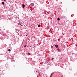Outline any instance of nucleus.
I'll list each match as a JSON object with an SVG mask.
<instances>
[{
  "label": "nucleus",
  "instance_id": "f257e3e1",
  "mask_svg": "<svg viewBox=\"0 0 77 77\" xmlns=\"http://www.w3.org/2000/svg\"><path fill=\"white\" fill-rule=\"evenodd\" d=\"M31 6H34V4L33 3H31L30 4Z\"/></svg>",
  "mask_w": 77,
  "mask_h": 77
},
{
  "label": "nucleus",
  "instance_id": "f03ea898",
  "mask_svg": "<svg viewBox=\"0 0 77 77\" xmlns=\"http://www.w3.org/2000/svg\"><path fill=\"white\" fill-rule=\"evenodd\" d=\"M22 7L23 8H24L25 7V5H24V4H23Z\"/></svg>",
  "mask_w": 77,
  "mask_h": 77
},
{
  "label": "nucleus",
  "instance_id": "7ed1b4c3",
  "mask_svg": "<svg viewBox=\"0 0 77 77\" xmlns=\"http://www.w3.org/2000/svg\"><path fill=\"white\" fill-rule=\"evenodd\" d=\"M18 25H21V26H22V25L21 24V23L19 22L18 23Z\"/></svg>",
  "mask_w": 77,
  "mask_h": 77
},
{
  "label": "nucleus",
  "instance_id": "20e7f679",
  "mask_svg": "<svg viewBox=\"0 0 77 77\" xmlns=\"http://www.w3.org/2000/svg\"><path fill=\"white\" fill-rule=\"evenodd\" d=\"M55 47H56V48H57L58 47V45H55Z\"/></svg>",
  "mask_w": 77,
  "mask_h": 77
},
{
  "label": "nucleus",
  "instance_id": "39448f33",
  "mask_svg": "<svg viewBox=\"0 0 77 77\" xmlns=\"http://www.w3.org/2000/svg\"><path fill=\"white\" fill-rule=\"evenodd\" d=\"M38 27H41V25L39 24L38 25Z\"/></svg>",
  "mask_w": 77,
  "mask_h": 77
},
{
  "label": "nucleus",
  "instance_id": "423d86ee",
  "mask_svg": "<svg viewBox=\"0 0 77 77\" xmlns=\"http://www.w3.org/2000/svg\"><path fill=\"white\" fill-rule=\"evenodd\" d=\"M28 55H29V56H30L31 54H30V53H28Z\"/></svg>",
  "mask_w": 77,
  "mask_h": 77
},
{
  "label": "nucleus",
  "instance_id": "0eeeda50",
  "mask_svg": "<svg viewBox=\"0 0 77 77\" xmlns=\"http://www.w3.org/2000/svg\"><path fill=\"white\" fill-rule=\"evenodd\" d=\"M2 5H5V3H4V2H2Z\"/></svg>",
  "mask_w": 77,
  "mask_h": 77
},
{
  "label": "nucleus",
  "instance_id": "6e6552de",
  "mask_svg": "<svg viewBox=\"0 0 77 77\" xmlns=\"http://www.w3.org/2000/svg\"><path fill=\"white\" fill-rule=\"evenodd\" d=\"M60 20V19L58 17V18H57V20H58V21H59V20Z\"/></svg>",
  "mask_w": 77,
  "mask_h": 77
},
{
  "label": "nucleus",
  "instance_id": "1a4fd4ad",
  "mask_svg": "<svg viewBox=\"0 0 77 77\" xmlns=\"http://www.w3.org/2000/svg\"><path fill=\"white\" fill-rule=\"evenodd\" d=\"M27 46V45H25L24 46V47H26Z\"/></svg>",
  "mask_w": 77,
  "mask_h": 77
},
{
  "label": "nucleus",
  "instance_id": "9d476101",
  "mask_svg": "<svg viewBox=\"0 0 77 77\" xmlns=\"http://www.w3.org/2000/svg\"><path fill=\"white\" fill-rule=\"evenodd\" d=\"M8 51H11V49H9L8 50Z\"/></svg>",
  "mask_w": 77,
  "mask_h": 77
},
{
  "label": "nucleus",
  "instance_id": "9b49d317",
  "mask_svg": "<svg viewBox=\"0 0 77 77\" xmlns=\"http://www.w3.org/2000/svg\"><path fill=\"white\" fill-rule=\"evenodd\" d=\"M52 75H53V74L51 73V75L50 76V77H51V76Z\"/></svg>",
  "mask_w": 77,
  "mask_h": 77
},
{
  "label": "nucleus",
  "instance_id": "f8f14e48",
  "mask_svg": "<svg viewBox=\"0 0 77 77\" xmlns=\"http://www.w3.org/2000/svg\"><path fill=\"white\" fill-rule=\"evenodd\" d=\"M47 28H48V29L49 28V27L48 26H47Z\"/></svg>",
  "mask_w": 77,
  "mask_h": 77
},
{
  "label": "nucleus",
  "instance_id": "ddd939ff",
  "mask_svg": "<svg viewBox=\"0 0 77 77\" xmlns=\"http://www.w3.org/2000/svg\"><path fill=\"white\" fill-rule=\"evenodd\" d=\"M36 72H39V71H36Z\"/></svg>",
  "mask_w": 77,
  "mask_h": 77
},
{
  "label": "nucleus",
  "instance_id": "4468645a",
  "mask_svg": "<svg viewBox=\"0 0 77 77\" xmlns=\"http://www.w3.org/2000/svg\"><path fill=\"white\" fill-rule=\"evenodd\" d=\"M65 19L66 20V19H67V17H65Z\"/></svg>",
  "mask_w": 77,
  "mask_h": 77
},
{
  "label": "nucleus",
  "instance_id": "2eb2a0df",
  "mask_svg": "<svg viewBox=\"0 0 77 77\" xmlns=\"http://www.w3.org/2000/svg\"><path fill=\"white\" fill-rule=\"evenodd\" d=\"M4 0V1H6V0Z\"/></svg>",
  "mask_w": 77,
  "mask_h": 77
},
{
  "label": "nucleus",
  "instance_id": "dca6fc26",
  "mask_svg": "<svg viewBox=\"0 0 77 77\" xmlns=\"http://www.w3.org/2000/svg\"><path fill=\"white\" fill-rule=\"evenodd\" d=\"M26 36H27V35H26Z\"/></svg>",
  "mask_w": 77,
  "mask_h": 77
},
{
  "label": "nucleus",
  "instance_id": "f3484780",
  "mask_svg": "<svg viewBox=\"0 0 77 77\" xmlns=\"http://www.w3.org/2000/svg\"><path fill=\"white\" fill-rule=\"evenodd\" d=\"M51 47H52V46H51Z\"/></svg>",
  "mask_w": 77,
  "mask_h": 77
},
{
  "label": "nucleus",
  "instance_id": "a211bd4d",
  "mask_svg": "<svg viewBox=\"0 0 77 77\" xmlns=\"http://www.w3.org/2000/svg\"><path fill=\"white\" fill-rule=\"evenodd\" d=\"M52 59H53V58H52Z\"/></svg>",
  "mask_w": 77,
  "mask_h": 77
}]
</instances>
